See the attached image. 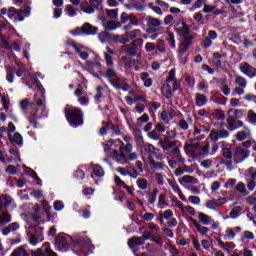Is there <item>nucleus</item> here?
I'll list each match as a JSON object with an SVG mask.
<instances>
[{
  "mask_svg": "<svg viewBox=\"0 0 256 256\" xmlns=\"http://www.w3.org/2000/svg\"><path fill=\"white\" fill-rule=\"evenodd\" d=\"M34 101L35 106H33L30 110L27 119L30 126L34 129H37L39 127V119L47 117V112H45L46 107L45 103H43V99L37 98V96H35Z\"/></svg>",
  "mask_w": 256,
  "mask_h": 256,
  "instance_id": "nucleus-1",
  "label": "nucleus"
},
{
  "mask_svg": "<svg viewBox=\"0 0 256 256\" xmlns=\"http://www.w3.org/2000/svg\"><path fill=\"white\" fill-rule=\"evenodd\" d=\"M64 114L66 117V121H68L71 127H81V125H83L84 113L81 108L71 106V105H66L64 109Z\"/></svg>",
  "mask_w": 256,
  "mask_h": 256,
  "instance_id": "nucleus-2",
  "label": "nucleus"
},
{
  "mask_svg": "<svg viewBox=\"0 0 256 256\" xmlns=\"http://www.w3.org/2000/svg\"><path fill=\"white\" fill-rule=\"evenodd\" d=\"M139 159V154L137 152H130L127 154L119 153L117 151H114V160L116 163H119V165H127L130 161H137Z\"/></svg>",
  "mask_w": 256,
  "mask_h": 256,
  "instance_id": "nucleus-3",
  "label": "nucleus"
},
{
  "mask_svg": "<svg viewBox=\"0 0 256 256\" xmlns=\"http://www.w3.org/2000/svg\"><path fill=\"white\" fill-rule=\"evenodd\" d=\"M146 22L148 27L146 29V33L148 34L157 33V31H161V29H163V21H161L159 18L148 16L146 18Z\"/></svg>",
  "mask_w": 256,
  "mask_h": 256,
  "instance_id": "nucleus-4",
  "label": "nucleus"
},
{
  "mask_svg": "<svg viewBox=\"0 0 256 256\" xmlns=\"http://www.w3.org/2000/svg\"><path fill=\"white\" fill-rule=\"evenodd\" d=\"M251 155V151L238 146L235 148L234 155H233V161L236 165H239V163H243L246 159H249V156Z\"/></svg>",
  "mask_w": 256,
  "mask_h": 256,
  "instance_id": "nucleus-5",
  "label": "nucleus"
},
{
  "mask_svg": "<svg viewBox=\"0 0 256 256\" xmlns=\"http://www.w3.org/2000/svg\"><path fill=\"white\" fill-rule=\"evenodd\" d=\"M143 46V39L138 38L134 40L131 44L123 46L124 53L129 55V57H135L137 55V47Z\"/></svg>",
  "mask_w": 256,
  "mask_h": 256,
  "instance_id": "nucleus-6",
  "label": "nucleus"
},
{
  "mask_svg": "<svg viewBox=\"0 0 256 256\" xmlns=\"http://www.w3.org/2000/svg\"><path fill=\"white\" fill-rule=\"evenodd\" d=\"M198 221L201 225H211L212 229H219V222H216L211 216L198 212Z\"/></svg>",
  "mask_w": 256,
  "mask_h": 256,
  "instance_id": "nucleus-7",
  "label": "nucleus"
},
{
  "mask_svg": "<svg viewBox=\"0 0 256 256\" xmlns=\"http://www.w3.org/2000/svg\"><path fill=\"white\" fill-rule=\"evenodd\" d=\"M193 45V36L188 35L184 37L183 41L181 42L179 48H178V56L183 57L187 51H189V48Z\"/></svg>",
  "mask_w": 256,
  "mask_h": 256,
  "instance_id": "nucleus-8",
  "label": "nucleus"
},
{
  "mask_svg": "<svg viewBox=\"0 0 256 256\" xmlns=\"http://www.w3.org/2000/svg\"><path fill=\"white\" fill-rule=\"evenodd\" d=\"M239 70L241 71V73H243V75L249 77V79H253V77H256V68L247 62H242L239 66Z\"/></svg>",
  "mask_w": 256,
  "mask_h": 256,
  "instance_id": "nucleus-9",
  "label": "nucleus"
},
{
  "mask_svg": "<svg viewBox=\"0 0 256 256\" xmlns=\"http://www.w3.org/2000/svg\"><path fill=\"white\" fill-rule=\"evenodd\" d=\"M32 256H57V253L51 250V244L46 242L43 244L41 249H38L36 252L32 253Z\"/></svg>",
  "mask_w": 256,
  "mask_h": 256,
  "instance_id": "nucleus-10",
  "label": "nucleus"
},
{
  "mask_svg": "<svg viewBox=\"0 0 256 256\" xmlns=\"http://www.w3.org/2000/svg\"><path fill=\"white\" fill-rule=\"evenodd\" d=\"M69 236L65 234H60L57 236L55 245L59 249V251H67L69 248V242H68Z\"/></svg>",
  "mask_w": 256,
  "mask_h": 256,
  "instance_id": "nucleus-11",
  "label": "nucleus"
},
{
  "mask_svg": "<svg viewBox=\"0 0 256 256\" xmlns=\"http://www.w3.org/2000/svg\"><path fill=\"white\" fill-rule=\"evenodd\" d=\"M226 123L228 131H237V129H240V127H245V122L231 118L230 116H228L226 119Z\"/></svg>",
  "mask_w": 256,
  "mask_h": 256,
  "instance_id": "nucleus-12",
  "label": "nucleus"
},
{
  "mask_svg": "<svg viewBox=\"0 0 256 256\" xmlns=\"http://www.w3.org/2000/svg\"><path fill=\"white\" fill-rule=\"evenodd\" d=\"M75 97L78 99V103L83 107H87L89 105V95L83 91V89L78 88L74 91Z\"/></svg>",
  "mask_w": 256,
  "mask_h": 256,
  "instance_id": "nucleus-13",
  "label": "nucleus"
},
{
  "mask_svg": "<svg viewBox=\"0 0 256 256\" xmlns=\"http://www.w3.org/2000/svg\"><path fill=\"white\" fill-rule=\"evenodd\" d=\"M229 135L230 133L227 130L221 129V130H212L209 137L211 141L217 142L219 141V139H227Z\"/></svg>",
  "mask_w": 256,
  "mask_h": 256,
  "instance_id": "nucleus-14",
  "label": "nucleus"
},
{
  "mask_svg": "<svg viewBox=\"0 0 256 256\" xmlns=\"http://www.w3.org/2000/svg\"><path fill=\"white\" fill-rule=\"evenodd\" d=\"M23 13L25 15H29V13H31V8H25L24 10L17 11V9L12 7L8 10V17L10 19H13V17H15V15H18L19 21H23V19H25V17L23 16Z\"/></svg>",
  "mask_w": 256,
  "mask_h": 256,
  "instance_id": "nucleus-15",
  "label": "nucleus"
},
{
  "mask_svg": "<svg viewBox=\"0 0 256 256\" xmlns=\"http://www.w3.org/2000/svg\"><path fill=\"white\" fill-rule=\"evenodd\" d=\"M175 30L179 33L182 37H189V26L185 21H179L175 24Z\"/></svg>",
  "mask_w": 256,
  "mask_h": 256,
  "instance_id": "nucleus-16",
  "label": "nucleus"
},
{
  "mask_svg": "<svg viewBox=\"0 0 256 256\" xmlns=\"http://www.w3.org/2000/svg\"><path fill=\"white\" fill-rule=\"evenodd\" d=\"M244 130L238 131L235 134V139L236 141H245V139H249V137H251V129H249V127L242 126Z\"/></svg>",
  "mask_w": 256,
  "mask_h": 256,
  "instance_id": "nucleus-17",
  "label": "nucleus"
},
{
  "mask_svg": "<svg viewBox=\"0 0 256 256\" xmlns=\"http://www.w3.org/2000/svg\"><path fill=\"white\" fill-rule=\"evenodd\" d=\"M112 86L115 87L118 91H129L131 89V86H129V83L127 81L118 78L117 80L112 81Z\"/></svg>",
  "mask_w": 256,
  "mask_h": 256,
  "instance_id": "nucleus-18",
  "label": "nucleus"
},
{
  "mask_svg": "<svg viewBox=\"0 0 256 256\" xmlns=\"http://www.w3.org/2000/svg\"><path fill=\"white\" fill-rule=\"evenodd\" d=\"M113 55H115V51L111 49V47L107 46L106 51L104 52V60L106 62L107 67L111 68L115 63L113 62Z\"/></svg>",
  "mask_w": 256,
  "mask_h": 256,
  "instance_id": "nucleus-19",
  "label": "nucleus"
},
{
  "mask_svg": "<svg viewBox=\"0 0 256 256\" xmlns=\"http://www.w3.org/2000/svg\"><path fill=\"white\" fill-rule=\"evenodd\" d=\"M228 117H231L232 119H236L239 121V119H243V117H245V110L237 109V108H230L228 110Z\"/></svg>",
  "mask_w": 256,
  "mask_h": 256,
  "instance_id": "nucleus-20",
  "label": "nucleus"
},
{
  "mask_svg": "<svg viewBox=\"0 0 256 256\" xmlns=\"http://www.w3.org/2000/svg\"><path fill=\"white\" fill-rule=\"evenodd\" d=\"M170 155H171L172 159H176V161H178V163H185V158L181 154V148H179L177 145H175L172 148Z\"/></svg>",
  "mask_w": 256,
  "mask_h": 256,
  "instance_id": "nucleus-21",
  "label": "nucleus"
},
{
  "mask_svg": "<svg viewBox=\"0 0 256 256\" xmlns=\"http://www.w3.org/2000/svg\"><path fill=\"white\" fill-rule=\"evenodd\" d=\"M103 27L106 31H115L121 27V22L115 20H107L103 22Z\"/></svg>",
  "mask_w": 256,
  "mask_h": 256,
  "instance_id": "nucleus-22",
  "label": "nucleus"
},
{
  "mask_svg": "<svg viewBox=\"0 0 256 256\" xmlns=\"http://www.w3.org/2000/svg\"><path fill=\"white\" fill-rule=\"evenodd\" d=\"M139 245H145V240L141 237H132L128 240V247L135 251Z\"/></svg>",
  "mask_w": 256,
  "mask_h": 256,
  "instance_id": "nucleus-23",
  "label": "nucleus"
},
{
  "mask_svg": "<svg viewBox=\"0 0 256 256\" xmlns=\"http://www.w3.org/2000/svg\"><path fill=\"white\" fill-rule=\"evenodd\" d=\"M217 83L223 95H231V88L229 87V85H227V78H222L218 80Z\"/></svg>",
  "mask_w": 256,
  "mask_h": 256,
  "instance_id": "nucleus-24",
  "label": "nucleus"
},
{
  "mask_svg": "<svg viewBox=\"0 0 256 256\" xmlns=\"http://www.w3.org/2000/svg\"><path fill=\"white\" fill-rule=\"evenodd\" d=\"M146 147L152 155H154L155 159L158 161L163 160V153H161V150L159 148H155L153 144H146Z\"/></svg>",
  "mask_w": 256,
  "mask_h": 256,
  "instance_id": "nucleus-25",
  "label": "nucleus"
},
{
  "mask_svg": "<svg viewBox=\"0 0 256 256\" xmlns=\"http://www.w3.org/2000/svg\"><path fill=\"white\" fill-rule=\"evenodd\" d=\"M82 29L84 31V35H97L99 28L96 26H93L89 23H84L82 25Z\"/></svg>",
  "mask_w": 256,
  "mask_h": 256,
  "instance_id": "nucleus-26",
  "label": "nucleus"
},
{
  "mask_svg": "<svg viewBox=\"0 0 256 256\" xmlns=\"http://www.w3.org/2000/svg\"><path fill=\"white\" fill-rule=\"evenodd\" d=\"M180 183H181V185H183V183L185 185H197V184H199V179L197 177H195V176L184 175L181 178Z\"/></svg>",
  "mask_w": 256,
  "mask_h": 256,
  "instance_id": "nucleus-27",
  "label": "nucleus"
},
{
  "mask_svg": "<svg viewBox=\"0 0 256 256\" xmlns=\"http://www.w3.org/2000/svg\"><path fill=\"white\" fill-rule=\"evenodd\" d=\"M8 139L12 145H23V136L19 132L14 133V135L9 134Z\"/></svg>",
  "mask_w": 256,
  "mask_h": 256,
  "instance_id": "nucleus-28",
  "label": "nucleus"
},
{
  "mask_svg": "<svg viewBox=\"0 0 256 256\" xmlns=\"http://www.w3.org/2000/svg\"><path fill=\"white\" fill-rule=\"evenodd\" d=\"M218 245L223 249L224 251H227V253H231L233 249H235L236 245L233 242H223V240L218 239Z\"/></svg>",
  "mask_w": 256,
  "mask_h": 256,
  "instance_id": "nucleus-29",
  "label": "nucleus"
},
{
  "mask_svg": "<svg viewBox=\"0 0 256 256\" xmlns=\"http://www.w3.org/2000/svg\"><path fill=\"white\" fill-rule=\"evenodd\" d=\"M162 94L167 99H171L173 97V88L171 87V84L169 82H165L162 86Z\"/></svg>",
  "mask_w": 256,
  "mask_h": 256,
  "instance_id": "nucleus-30",
  "label": "nucleus"
},
{
  "mask_svg": "<svg viewBox=\"0 0 256 256\" xmlns=\"http://www.w3.org/2000/svg\"><path fill=\"white\" fill-rule=\"evenodd\" d=\"M91 169V177H93V175H95V177H103L105 175V170H103V167L99 166L98 164H92Z\"/></svg>",
  "mask_w": 256,
  "mask_h": 256,
  "instance_id": "nucleus-31",
  "label": "nucleus"
},
{
  "mask_svg": "<svg viewBox=\"0 0 256 256\" xmlns=\"http://www.w3.org/2000/svg\"><path fill=\"white\" fill-rule=\"evenodd\" d=\"M149 165L152 167V169H154V171H163L165 169L164 162H157L153 158H150Z\"/></svg>",
  "mask_w": 256,
  "mask_h": 256,
  "instance_id": "nucleus-32",
  "label": "nucleus"
},
{
  "mask_svg": "<svg viewBox=\"0 0 256 256\" xmlns=\"http://www.w3.org/2000/svg\"><path fill=\"white\" fill-rule=\"evenodd\" d=\"M195 99L197 107H204V105H207V96H205V94L196 93Z\"/></svg>",
  "mask_w": 256,
  "mask_h": 256,
  "instance_id": "nucleus-33",
  "label": "nucleus"
},
{
  "mask_svg": "<svg viewBox=\"0 0 256 256\" xmlns=\"http://www.w3.org/2000/svg\"><path fill=\"white\" fill-rule=\"evenodd\" d=\"M140 79L141 81H143L144 83V87H152L153 85V79H151V77H149V73L147 72H142L140 74Z\"/></svg>",
  "mask_w": 256,
  "mask_h": 256,
  "instance_id": "nucleus-34",
  "label": "nucleus"
},
{
  "mask_svg": "<svg viewBox=\"0 0 256 256\" xmlns=\"http://www.w3.org/2000/svg\"><path fill=\"white\" fill-rule=\"evenodd\" d=\"M80 9L83 11V13H87L88 15L95 13V8H93L87 1H83L80 4Z\"/></svg>",
  "mask_w": 256,
  "mask_h": 256,
  "instance_id": "nucleus-35",
  "label": "nucleus"
},
{
  "mask_svg": "<svg viewBox=\"0 0 256 256\" xmlns=\"http://www.w3.org/2000/svg\"><path fill=\"white\" fill-rule=\"evenodd\" d=\"M19 229V223L14 222L6 226L3 230L2 233L3 235H9V233H12L13 231H17Z\"/></svg>",
  "mask_w": 256,
  "mask_h": 256,
  "instance_id": "nucleus-36",
  "label": "nucleus"
},
{
  "mask_svg": "<svg viewBox=\"0 0 256 256\" xmlns=\"http://www.w3.org/2000/svg\"><path fill=\"white\" fill-rule=\"evenodd\" d=\"M243 213V205L234 206L230 212L231 219H237Z\"/></svg>",
  "mask_w": 256,
  "mask_h": 256,
  "instance_id": "nucleus-37",
  "label": "nucleus"
},
{
  "mask_svg": "<svg viewBox=\"0 0 256 256\" xmlns=\"http://www.w3.org/2000/svg\"><path fill=\"white\" fill-rule=\"evenodd\" d=\"M234 190L237 191V193H240L241 195H249V191H247V186L243 182H239L235 186Z\"/></svg>",
  "mask_w": 256,
  "mask_h": 256,
  "instance_id": "nucleus-38",
  "label": "nucleus"
},
{
  "mask_svg": "<svg viewBox=\"0 0 256 256\" xmlns=\"http://www.w3.org/2000/svg\"><path fill=\"white\" fill-rule=\"evenodd\" d=\"M241 231H242L241 226H236L234 228L227 229L226 234L229 239H235V235H236L235 233H241Z\"/></svg>",
  "mask_w": 256,
  "mask_h": 256,
  "instance_id": "nucleus-39",
  "label": "nucleus"
},
{
  "mask_svg": "<svg viewBox=\"0 0 256 256\" xmlns=\"http://www.w3.org/2000/svg\"><path fill=\"white\" fill-rule=\"evenodd\" d=\"M166 205H168L167 204V195H165V193H161L158 198L157 207H158V209H165Z\"/></svg>",
  "mask_w": 256,
  "mask_h": 256,
  "instance_id": "nucleus-40",
  "label": "nucleus"
},
{
  "mask_svg": "<svg viewBox=\"0 0 256 256\" xmlns=\"http://www.w3.org/2000/svg\"><path fill=\"white\" fill-rule=\"evenodd\" d=\"M106 77L109 79L111 85L113 84L114 81L118 80L119 78L117 77V72L111 68H109L106 71Z\"/></svg>",
  "mask_w": 256,
  "mask_h": 256,
  "instance_id": "nucleus-41",
  "label": "nucleus"
},
{
  "mask_svg": "<svg viewBox=\"0 0 256 256\" xmlns=\"http://www.w3.org/2000/svg\"><path fill=\"white\" fill-rule=\"evenodd\" d=\"M132 151H133V144H131V143L125 144V143L121 142L119 153H123L125 155V153H131Z\"/></svg>",
  "mask_w": 256,
  "mask_h": 256,
  "instance_id": "nucleus-42",
  "label": "nucleus"
},
{
  "mask_svg": "<svg viewBox=\"0 0 256 256\" xmlns=\"http://www.w3.org/2000/svg\"><path fill=\"white\" fill-rule=\"evenodd\" d=\"M144 123H149V114L147 113L137 118L136 127H143Z\"/></svg>",
  "mask_w": 256,
  "mask_h": 256,
  "instance_id": "nucleus-43",
  "label": "nucleus"
},
{
  "mask_svg": "<svg viewBox=\"0 0 256 256\" xmlns=\"http://www.w3.org/2000/svg\"><path fill=\"white\" fill-rule=\"evenodd\" d=\"M11 203H13V199H11V196L8 195H2L0 197V204L3 207H9V205H11Z\"/></svg>",
  "mask_w": 256,
  "mask_h": 256,
  "instance_id": "nucleus-44",
  "label": "nucleus"
},
{
  "mask_svg": "<svg viewBox=\"0 0 256 256\" xmlns=\"http://www.w3.org/2000/svg\"><path fill=\"white\" fill-rule=\"evenodd\" d=\"M136 185L139 189H141V191H145L149 185V181H147L145 178H138L136 180Z\"/></svg>",
  "mask_w": 256,
  "mask_h": 256,
  "instance_id": "nucleus-45",
  "label": "nucleus"
},
{
  "mask_svg": "<svg viewBox=\"0 0 256 256\" xmlns=\"http://www.w3.org/2000/svg\"><path fill=\"white\" fill-rule=\"evenodd\" d=\"M246 119L250 125H256V112L253 109L248 110Z\"/></svg>",
  "mask_w": 256,
  "mask_h": 256,
  "instance_id": "nucleus-46",
  "label": "nucleus"
},
{
  "mask_svg": "<svg viewBox=\"0 0 256 256\" xmlns=\"http://www.w3.org/2000/svg\"><path fill=\"white\" fill-rule=\"evenodd\" d=\"M67 43H69V45H72V47H74V49H76V51H77V53H79L81 59H84V60L89 59V53L79 51V48L75 46V41L68 40Z\"/></svg>",
  "mask_w": 256,
  "mask_h": 256,
  "instance_id": "nucleus-47",
  "label": "nucleus"
},
{
  "mask_svg": "<svg viewBox=\"0 0 256 256\" xmlns=\"http://www.w3.org/2000/svg\"><path fill=\"white\" fill-rule=\"evenodd\" d=\"M0 223L1 225H7V223H11V214L8 212H3L0 214Z\"/></svg>",
  "mask_w": 256,
  "mask_h": 256,
  "instance_id": "nucleus-48",
  "label": "nucleus"
},
{
  "mask_svg": "<svg viewBox=\"0 0 256 256\" xmlns=\"http://www.w3.org/2000/svg\"><path fill=\"white\" fill-rule=\"evenodd\" d=\"M253 239H255V234L253 232L246 230L242 233V241H253Z\"/></svg>",
  "mask_w": 256,
  "mask_h": 256,
  "instance_id": "nucleus-49",
  "label": "nucleus"
},
{
  "mask_svg": "<svg viewBox=\"0 0 256 256\" xmlns=\"http://www.w3.org/2000/svg\"><path fill=\"white\" fill-rule=\"evenodd\" d=\"M147 103V94H134V103Z\"/></svg>",
  "mask_w": 256,
  "mask_h": 256,
  "instance_id": "nucleus-50",
  "label": "nucleus"
},
{
  "mask_svg": "<svg viewBox=\"0 0 256 256\" xmlns=\"http://www.w3.org/2000/svg\"><path fill=\"white\" fill-rule=\"evenodd\" d=\"M235 84L238 87H247V79L243 76H235Z\"/></svg>",
  "mask_w": 256,
  "mask_h": 256,
  "instance_id": "nucleus-51",
  "label": "nucleus"
},
{
  "mask_svg": "<svg viewBox=\"0 0 256 256\" xmlns=\"http://www.w3.org/2000/svg\"><path fill=\"white\" fill-rule=\"evenodd\" d=\"M147 136L153 141H159L161 139V134L157 132L155 128L152 131L148 132Z\"/></svg>",
  "mask_w": 256,
  "mask_h": 256,
  "instance_id": "nucleus-52",
  "label": "nucleus"
},
{
  "mask_svg": "<svg viewBox=\"0 0 256 256\" xmlns=\"http://www.w3.org/2000/svg\"><path fill=\"white\" fill-rule=\"evenodd\" d=\"M94 99L97 103H101V99H103V87H96V94L94 96Z\"/></svg>",
  "mask_w": 256,
  "mask_h": 256,
  "instance_id": "nucleus-53",
  "label": "nucleus"
},
{
  "mask_svg": "<svg viewBox=\"0 0 256 256\" xmlns=\"http://www.w3.org/2000/svg\"><path fill=\"white\" fill-rule=\"evenodd\" d=\"M213 117H216V119L218 121H224V119L226 118L225 116V112H223V110H214V112L212 113Z\"/></svg>",
  "mask_w": 256,
  "mask_h": 256,
  "instance_id": "nucleus-54",
  "label": "nucleus"
},
{
  "mask_svg": "<svg viewBox=\"0 0 256 256\" xmlns=\"http://www.w3.org/2000/svg\"><path fill=\"white\" fill-rule=\"evenodd\" d=\"M113 41L115 43H122V44H125L129 41V39H127V36L124 35H114L113 36Z\"/></svg>",
  "mask_w": 256,
  "mask_h": 256,
  "instance_id": "nucleus-55",
  "label": "nucleus"
},
{
  "mask_svg": "<svg viewBox=\"0 0 256 256\" xmlns=\"http://www.w3.org/2000/svg\"><path fill=\"white\" fill-rule=\"evenodd\" d=\"M159 143H160V145H162L163 151H169V149H173L175 147V145H177V142H175V141L166 142V143H163V141H160Z\"/></svg>",
  "mask_w": 256,
  "mask_h": 256,
  "instance_id": "nucleus-56",
  "label": "nucleus"
},
{
  "mask_svg": "<svg viewBox=\"0 0 256 256\" xmlns=\"http://www.w3.org/2000/svg\"><path fill=\"white\" fill-rule=\"evenodd\" d=\"M199 91H203L204 93H209V84H207V80H202L198 83Z\"/></svg>",
  "mask_w": 256,
  "mask_h": 256,
  "instance_id": "nucleus-57",
  "label": "nucleus"
},
{
  "mask_svg": "<svg viewBox=\"0 0 256 256\" xmlns=\"http://www.w3.org/2000/svg\"><path fill=\"white\" fill-rule=\"evenodd\" d=\"M98 38L101 43H105L108 39H111V33L108 31H103L98 35Z\"/></svg>",
  "mask_w": 256,
  "mask_h": 256,
  "instance_id": "nucleus-58",
  "label": "nucleus"
},
{
  "mask_svg": "<svg viewBox=\"0 0 256 256\" xmlns=\"http://www.w3.org/2000/svg\"><path fill=\"white\" fill-rule=\"evenodd\" d=\"M160 119L163 121V123H169V121H171L168 110H163L160 113Z\"/></svg>",
  "mask_w": 256,
  "mask_h": 256,
  "instance_id": "nucleus-59",
  "label": "nucleus"
},
{
  "mask_svg": "<svg viewBox=\"0 0 256 256\" xmlns=\"http://www.w3.org/2000/svg\"><path fill=\"white\" fill-rule=\"evenodd\" d=\"M207 209H211L212 211H215V209H217V200H207L205 203Z\"/></svg>",
  "mask_w": 256,
  "mask_h": 256,
  "instance_id": "nucleus-60",
  "label": "nucleus"
},
{
  "mask_svg": "<svg viewBox=\"0 0 256 256\" xmlns=\"http://www.w3.org/2000/svg\"><path fill=\"white\" fill-rule=\"evenodd\" d=\"M188 201L192 205H201V198L199 196H195V195L189 196Z\"/></svg>",
  "mask_w": 256,
  "mask_h": 256,
  "instance_id": "nucleus-61",
  "label": "nucleus"
},
{
  "mask_svg": "<svg viewBox=\"0 0 256 256\" xmlns=\"http://www.w3.org/2000/svg\"><path fill=\"white\" fill-rule=\"evenodd\" d=\"M247 177H250L252 180H256V168L250 167L246 170Z\"/></svg>",
  "mask_w": 256,
  "mask_h": 256,
  "instance_id": "nucleus-62",
  "label": "nucleus"
},
{
  "mask_svg": "<svg viewBox=\"0 0 256 256\" xmlns=\"http://www.w3.org/2000/svg\"><path fill=\"white\" fill-rule=\"evenodd\" d=\"M196 231L198 233H200V235H202V237H205V235H207V233H209V229L205 226V225H201L196 229Z\"/></svg>",
  "mask_w": 256,
  "mask_h": 256,
  "instance_id": "nucleus-63",
  "label": "nucleus"
},
{
  "mask_svg": "<svg viewBox=\"0 0 256 256\" xmlns=\"http://www.w3.org/2000/svg\"><path fill=\"white\" fill-rule=\"evenodd\" d=\"M12 256H29V254H27V251H25V249L18 248L12 253Z\"/></svg>",
  "mask_w": 256,
  "mask_h": 256,
  "instance_id": "nucleus-64",
  "label": "nucleus"
}]
</instances>
